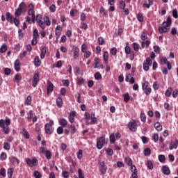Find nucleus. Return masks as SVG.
<instances>
[{
	"label": "nucleus",
	"mask_w": 178,
	"mask_h": 178,
	"mask_svg": "<svg viewBox=\"0 0 178 178\" xmlns=\"http://www.w3.org/2000/svg\"><path fill=\"white\" fill-rule=\"evenodd\" d=\"M172 24V18L170 17H167V21L163 22L162 26L159 27V33L163 34V33H168L170 30V25Z\"/></svg>",
	"instance_id": "1"
},
{
	"label": "nucleus",
	"mask_w": 178,
	"mask_h": 178,
	"mask_svg": "<svg viewBox=\"0 0 178 178\" xmlns=\"http://www.w3.org/2000/svg\"><path fill=\"white\" fill-rule=\"evenodd\" d=\"M85 119L86 120V126H88L90 124H97L98 123V119L95 118V113H85Z\"/></svg>",
	"instance_id": "2"
},
{
	"label": "nucleus",
	"mask_w": 178,
	"mask_h": 178,
	"mask_svg": "<svg viewBox=\"0 0 178 178\" xmlns=\"http://www.w3.org/2000/svg\"><path fill=\"white\" fill-rule=\"evenodd\" d=\"M108 144V139L105 138V136H101L97 139V149H102L104 145Z\"/></svg>",
	"instance_id": "3"
},
{
	"label": "nucleus",
	"mask_w": 178,
	"mask_h": 178,
	"mask_svg": "<svg viewBox=\"0 0 178 178\" xmlns=\"http://www.w3.org/2000/svg\"><path fill=\"white\" fill-rule=\"evenodd\" d=\"M140 125V122L138 120H132L128 123V128L131 131L136 133L137 131V127Z\"/></svg>",
	"instance_id": "4"
},
{
	"label": "nucleus",
	"mask_w": 178,
	"mask_h": 178,
	"mask_svg": "<svg viewBox=\"0 0 178 178\" xmlns=\"http://www.w3.org/2000/svg\"><path fill=\"white\" fill-rule=\"evenodd\" d=\"M52 126H54V120H50L49 123L45 124L44 130L46 134L51 135L54 132L52 130Z\"/></svg>",
	"instance_id": "5"
},
{
	"label": "nucleus",
	"mask_w": 178,
	"mask_h": 178,
	"mask_svg": "<svg viewBox=\"0 0 178 178\" xmlns=\"http://www.w3.org/2000/svg\"><path fill=\"white\" fill-rule=\"evenodd\" d=\"M152 65V60L151 58L148 57L146 58V62L144 61L143 63V69L145 72H148L149 70V66Z\"/></svg>",
	"instance_id": "6"
},
{
	"label": "nucleus",
	"mask_w": 178,
	"mask_h": 178,
	"mask_svg": "<svg viewBox=\"0 0 178 178\" xmlns=\"http://www.w3.org/2000/svg\"><path fill=\"white\" fill-rule=\"evenodd\" d=\"M26 162L27 165H29V166H30L31 168H33V166H37V165L38 164V160H37V159L35 158H33L32 159L27 158L26 159Z\"/></svg>",
	"instance_id": "7"
},
{
	"label": "nucleus",
	"mask_w": 178,
	"mask_h": 178,
	"mask_svg": "<svg viewBox=\"0 0 178 178\" xmlns=\"http://www.w3.org/2000/svg\"><path fill=\"white\" fill-rule=\"evenodd\" d=\"M36 22L37 23H38L40 27H41V29H42V30H45V24L44 23V22H42V15L38 14L36 16Z\"/></svg>",
	"instance_id": "8"
},
{
	"label": "nucleus",
	"mask_w": 178,
	"mask_h": 178,
	"mask_svg": "<svg viewBox=\"0 0 178 178\" xmlns=\"http://www.w3.org/2000/svg\"><path fill=\"white\" fill-rule=\"evenodd\" d=\"M72 51H74L73 58L77 59L80 56V49L74 45L72 46Z\"/></svg>",
	"instance_id": "9"
},
{
	"label": "nucleus",
	"mask_w": 178,
	"mask_h": 178,
	"mask_svg": "<svg viewBox=\"0 0 178 178\" xmlns=\"http://www.w3.org/2000/svg\"><path fill=\"white\" fill-rule=\"evenodd\" d=\"M99 172L101 175H105L106 173V170H108V166L105 165V162L100 163Z\"/></svg>",
	"instance_id": "10"
},
{
	"label": "nucleus",
	"mask_w": 178,
	"mask_h": 178,
	"mask_svg": "<svg viewBox=\"0 0 178 178\" xmlns=\"http://www.w3.org/2000/svg\"><path fill=\"white\" fill-rule=\"evenodd\" d=\"M39 81H40V74L38 73H36L34 74V76H33L32 86L34 88L37 87V85L38 84Z\"/></svg>",
	"instance_id": "11"
},
{
	"label": "nucleus",
	"mask_w": 178,
	"mask_h": 178,
	"mask_svg": "<svg viewBox=\"0 0 178 178\" xmlns=\"http://www.w3.org/2000/svg\"><path fill=\"white\" fill-rule=\"evenodd\" d=\"M178 140L175 139L174 141H171L169 145V149L172 151L173 149H177Z\"/></svg>",
	"instance_id": "12"
},
{
	"label": "nucleus",
	"mask_w": 178,
	"mask_h": 178,
	"mask_svg": "<svg viewBox=\"0 0 178 178\" xmlns=\"http://www.w3.org/2000/svg\"><path fill=\"white\" fill-rule=\"evenodd\" d=\"M52 91H54V83H52V82H51L50 81H48L47 87V95H49L50 92H52Z\"/></svg>",
	"instance_id": "13"
},
{
	"label": "nucleus",
	"mask_w": 178,
	"mask_h": 178,
	"mask_svg": "<svg viewBox=\"0 0 178 178\" xmlns=\"http://www.w3.org/2000/svg\"><path fill=\"white\" fill-rule=\"evenodd\" d=\"M77 115L76 111H71L68 115V120L70 123H74V117Z\"/></svg>",
	"instance_id": "14"
},
{
	"label": "nucleus",
	"mask_w": 178,
	"mask_h": 178,
	"mask_svg": "<svg viewBox=\"0 0 178 178\" xmlns=\"http://www.w3.org/2000/svg\"><path fill=\"white\" fill-rule=\"evenodd\" d=\"M161 170L163 175H165L166 176H169V175H170V169H169V167L166 165H163L161 168Z\"/></svg>",
	"instance_id": "15"
},
{
	"label": "nucleus",
	"mask_w": 178,
	"mask_h": 178,
	"mask_svg": "<svg viewBox=\"0 0 178 178\" xmlns=\"http://www.w3.org/2000/svg\"><path fill=\"white\" fill-rule=\"evenodd\" d=\"M13 19H15V17H13V15H12V14L10 12L6 13L7 22L10 23V24H13Z\"/></svg>",
	"instance_id": "16"
},
{
	"label": "nucleus",
	"mask_w": 178,
	"mask_h": 178,
	"mask_svg": "<svg viewBox=\"0 0 178 178\" xmlns=\"http://www.w3.org/2000/svg\"><path fill=\"white\" fill-rule=\"evenodd\" d=\"M58 123L60 127L65 128L67 127V120L65 118H61L59 120Z\"/></svg>",
	"instance_id": "17"
},
{
	"label": "nucleus",
	"mask_w": 178,
	"mask_h": 178,
	"mask_svg": "<svg viewBox=\"0 0 178 178\" xmlns=\"http://www.w3.org/2000/svg\"><path fill=\"white\" fill-rule=\"evenodd\" d=\"M33 63L36 67H40V66H41V60H40V57L38 56L35 57Z\"/></svg>",
	"instance_id": "18"
},
{
	"label": "nucleus",
	"mask_w": 178,
	"mask_h": 178,
	"mask_svg": "<svg viewBox=\"0 0 178 178\" xmlns=\"http://www.w3.org/2000/svg\"><path fill=\"white\" fill-rule=\"evenodd\" d=\"M14 66L16 72H20V61L18 59L15 61Z\"/></svg>",
	"instance_id": "19"
},
{
	"label": "nucleus",
	"mask_w": 178,
	"mask_h": 178,
	"mask_svg": "<svg viewBox=\"0 0 178 178\" xmlns=\"http://www.w3.org/2000/svg\"><path fill=\"white\" fill-rule=\"evenodd\" d=\"M149 44H151V41L149 40H143L141 42L142 48H148L149 47Z\"/></svg>",
	"instance_id": "20"
},
{
	"label": "nucleus",
	"mask_w": 178,
	"mask_h": 178,
	"mask_svg": "<svg viewBox=\"0 0 178 178\" xmlns=\"http://www.w3.org/2000/svg\"><path fill=\"white\" fill-rule=\"evenodd\" d=\"M45 55H47V47H43L41 49L40 58L44 59V58H45Z\"/></svg>",
	"instance_id": "21"
},
{
	"label": "nucleus",
	"mask_w": 178,
	"mask_h": 178,
	"mask_svg": "<svg viewBox=\"0 0 178 178\" xmlns=\"http://www.w3.org/2000/svg\"><path fill=\"white\" fill-rule=\"evenodd\" d=\"M104 60L105 62L106 65H108V59H109V53L108 51H105L103 54Z\"/></svg>",
	"instance_id": "22"
},
{
	"label": "nucleus",
	"mask_w": 178,
	"mask_h": 178,
	"mask_svg": "<svg viewBox=\"0 0 178 178\" xmlns=\"http://www.w3.org/2000/svg\"><path fill=\"white\" fill-rule=\"evenodd\" d=\"M22 13H23V10L22 9L17 8V9H15V17H20V16H22Z\"/></svg>",
	"instance_id": "23"
},
{
	"label": "nucleus",
	"mask_w": 178,
	"mask_h": 178,
	"mask_svg": "<svg viewBox=\"0 0 178 178\" xmlns=\"http://www.w3.org/2000/svg\"><path fill=\"white\" fill-rule=\"evenodd\" d=\"M62 105H63V101L62 100V97H59L56 99V106L58 108H62Z\"/></svg>",
	"instance_id": "24"
},
{
	"label": "nucleus",
	"mask_w": 178,
	"mask_h": 178,
	"mask_svg": "<svg viewBox=\"0 0 178 178\" xmlns=\"http://www.w3.org/2000/svg\"><path fill=\"white\" fill-rule=\"evenodd\" d=\"M22 134H23L24 138H26V140H29V138H30V134H29L27 130H26V128H24L22 129Z\"/></svg>",
	"instance_id": "25"
},
{
	"label": "nucleus",
	"mask_w": 178,
	"mask_h": 178,
	"mask_svg": "<svg viewBox=\"0 0 178 178\" xmlns=\"http://www.w3.org/2000/svg\"><path fill=\"white\" fill-rule=\"evenodd\" d=\"M172 92H173V89L172 88H168L166 90H165V97H170V95H172Z\"/></svg>",
	"instance_id": "26"
},
{
	"label": "nucleus",
	"mask_w": 178,
	"mask_h": 178,
	"mask_svg": "<svg viewBox=\"0 0 178 178\" xmlns=\"http://www.w3.org/2000/svg\"><path fill=\"white\" fill-rule=\"evenodd\" d=\"M6 51H8V46H6L5 44L1 45L0 47V54H5Z\"/></svg>",
	"instance_id": "27"
},
{
	"label": "nucleus",
	"mask_w": 178,
	"mask_h": 178,
	"mask_svg": "<svg viewBox=\"0 0 178 178\" xmlns=\"http://www.w3.org/2000/svg\"><path fill=\"white\" fill-rule=\"evenodd\" d=\"M98 65H99V58H95L94 60V64H93L94 69H98V67H99Z\"/></svg>",
	"instance_id": "28"
},
{
	"label": "nucleus",
	"mask_w": 178,
	"mask_h": 178,
	"mask_svg": "<svg viewBox=\"0 0 178 178\" xmlns=\"http://www.w3.org/2000/svg\"><path fill=\"white\" fill-rule=\"evenodd\" d=\"M15 24V26H16V27H19V26H20V19H19L18 18L14 17L13 20V24Z\"/></svg>",
	"instance_id": "29"
},
{
	"label": "nucleus",
	"mask_w": 178,
	"mask_h": 178,
	"mask_svg": "<svg viewBox=\"0 0 178 178\" xmlns=\"http://www.w3.org/2000/svg\"><path fill=\"white\" fill-rule=\"evenodd\" d=\"M154 127L157 131H162V125L159 122H156L154 124Z\"/></svg>",
	"instance_id": "30"
},
{
	"label": "nucleus",
	"mask_w": 178,
	"mask_h": 178,
	"mask_svg": "<svg viewBox=\"0 0 178 178\" xmlns=\"http://www.w3.org/2000/svg\"><path fill=\"white\" fill-rule=\"evenodd\" d=\"M125 163L128 165V166H132L133 165V160L130 159V157H126L125 159Z\"/></svg>",
	"instance_id": "31"
},
{
	"label": "nucleus",
	"mask_w": 178,
	"mask_h": 178,
	"mask_svg": "<svg viewBox=\"0 0 178 178\" xmlns=\"http://www.w3.org/2000/svg\"><path fill=\"white\" fill-rule=\"evenodd\" d=\"M123 98H124V102L127 104V102L130 101V95L129 93H125L123 95Z\"/></svg>",
	"instance_id": "32"
},
{
	"label": "nucleus",
	"mask_w": 178,
	"mask_h": 178,
	"mask_svg": "<svg viewBox=\"0 0 178 178\" xmlns=\"http://www.w3.org/2000/svg\"><path fill=\"white\" fill-rule=\"evenodd\" d=\"M99 13H102L103 16H105L106 17H108V12L104 8V7H101L99 9Z\"/></svg>",
	"instance_id": "33"
},
{
	"label": "nucleus",
	"mask_w": 178,
	"mask_h": 178,
	"mask_svg": "<svg viewBox=\"0 0 178 178\" xmlns=\"http://www.w3.org/2000/svg\"><path fill=\"white\" fill-rule=\"evenodd\" d=\"M24 105H31V96H28L24 102Z\"/></svg>",
	"instance_id": "34"
},
{
	"label": "nucleus",
	"mask_w": 178,
	"mask_h": 178,
	"mask_svg": "<svg viewBox=\"0 0 178 178\" xmlns=\"http://www.w3.org/2000/svg\"><path fill=\"white\" fill-rule=\"evenodd\" d=\"M119 4L120 9H122V10H124V9H126V3H124V1H120Z\"/></svg>",
	"instance_id": "35"
},
{
	"label": "nucleus",
	"mask_w": 178,
	"mask_h": 178,
	"mask_svg": "<svg viewBox=\"0 0 178 178\" xmlns=\"http://www.w3.org/2000/svg\"><path fill=\"white\" fill-rule=\"evenodd\" d=\"M6 158H8V154H6V152H3L1 154H0V160L1 161H5L6 159Z\"/></svg>",
	"instance_id": "36"
},
{
	"label": "nucleus",
	"mask_w": 178,
	"mask_h": 178,
	"mask_svg": "<svg viewBox=\"0 0 178 178\" xmlns=\"http://www.w3.org/2000/svg\"><path fill=\"white\" fill-rule=\"evenodd\" d=\"M70 129L71 130V134H74L77 131V129H76V126L73 124L70 125Z\"/></svg>",
	"instance_id": "37"
},
{
	"label": "nucleus",
	"mask_w": 178,
	"mask_h": 178,
	"mask_svg": "<svg viewBox=\"0 0 178 178\" xmlns=\"http://www.w3.org/2000/svg\"><path fill=\"white\" fill-rule=\"evenodd\" d=\"M147 166L150 170H152V169H154V163H152V161H151V160L147 161Z\"/></svg>",
	"instance_id": "38"
},
{
	"label": "nucleus",
	"mask_w": 178,
	"mask_h": 178,
	"mask_svg": "<svg viewBox=\"0 0 178 178\" xmlns=\"http://www.w3.org/2000/svg\"><path fill=\"white\" fill-rule=\"evenodd\" d=\"M140 118L141 119V122H143V123H145V122H147V116L145 115V113H141L140 115Z\"/></svg>",
	"instance_id": "39"
},
{
	"label": "nucleus",
	"mask_w": 178,
	"mask_h": 178,
	"mask_svg": "<svg viewBox=\"0 0 178 178\" xmlns=\"http://www.w3.org/2000/svg\"><path fill=\"white\" fill-rule=\"evenodd\" d=\"M137 19L138 20V22H140V23H143V22H144V17L142 13H138L137 15Z\"/></svg>",
	"instance_id": "40"
},
{
	"label": "nucleus",
	"mask_w": 178,
	"mask_h": 178,
	"mask_svg": "<svg viewBox=\"0 0 178 178\" xmlns=\"http://www.w3.org/2000/svg\"><path fill=\"white\" fill-rule=\"evenodd\" d=\"M44 154H45L47 159H48V160H49L52 158V153H51V151H49V150L46 151Z\"/></svg>",
	"instance_id": "41"
},
{
	"label": "nucleus",
	"mask_w": 178,
	"mask_h": 178,
	"mask_svg": "<svg viewBox=\"0 0 178 178\" xmlns=\"http://www.w3.org/2000/svg\"><path fill=\"white\" fill-rule=\"evenodd\" d=\"M25 8H27V5L24 1L21 2L18 7V8L21 9V10H23Z\"/></svg>",
	"instance_id": "42"
},
{
	"label": "nucleus",
	"mask_w": 178,
	"mask_h": 178,
	"mask_svg": "<svg viewBox=\"0 0 178 178\" xmlns=\"http://www.w3.org/2000/svg\"><path fill=\"white\" fill-rule=\"evenodd\" d=\"M143 154L145 156H149V155H151V149L148 147L145 149Z\"/></svg>",
	"instance_id": "43"
},
{
	"label": "nucleus",
	"mask_w": 178,
	"mask_h": 178,
	"mask_svg": "<svg viewBox=\"0 0 178 178\" xmlns=\"http://www.w3.org/2000/svg\"><path fill=\"white\" fill-rule=\"evenodd\" d=\"M110 54L113 55V56H116L118 54V49L116 47H113L110 50Z\"/></svg>",
	"instance_id": "44"
},
{
	"label": "nucleus",
	"mask_w": 178,
	"mask_h": 178,
	"mask_svg": "<svg viewBox=\"0 0 178 178\" xmlns=\"http://www.w3.org/2000/svg\"><path fill=\"white\" fill-rule=\"evenodd\" d=\"M3 149H6V151H9L10 149V144L8 142H5L3 143Z\"/></svg>",
	"instance_id": "45"
},
{
	"label": "nucleus",
	"mask_w": 178,
	"mask_h": 178,
	"mask_svg": "<svg viewBox=\"0 0 178 178\" xmlns=\"http://www.w3.org/2000/svg\"><path fill=\"white\" fill-rule=\"evenodd\" d=\"M83 58L85 59H88V58H90L91 56V51H86V52H83Z\"/></svg>",
	"instance_id": "46"
},
{
	"label": "nucleus",
	"mask_w": 178,
	"mask_h": 178,
	"mask_svg": "<svg viewBox=\"0 0 178 178\" xmlns=\"http://www.w3.org/2000/svg\"><path fill=\"white\" fill-rule=\"evenodd\" d=\"M115 141H116V138H115V134H112L111 135H110V143L115 144Z\"/></svg>",
	"instance_id": "47"
},
{
	"label": "nucleus",
	"mask_w": 178,
	"mask_h": 178,
	"mask_svg": "<svg viewBox=\"0 0 178 178\" xmlns=\"http://www.w3.org/2000/svg\"><path fill=\"white\" fill-rule=\"evenodd\" d=\"M148 86H149V83L148 81H145L142 83V90H147L148 88Z\"/></svg>",
	"instance_id": "48"
},
{
	"label": "nucleus",
	"mask_w": 178,
	"mask_h": 178,
	"mask_svg": "<svg viewBox=\"0 0 178 178\" xmlns=\"http://www.w3.org/2000/svg\"><path fill=\"white\" fill-rule=\"evenodd\" d=\"M44 22L46 24V26H51V21L49 20V17H44Z\"/></svg>",
	"instance_id": "49"
},
{
	"label": "nucleus",
	"mask_w": 178,
	"mask_h": 178,
	"mask_svg": "<svg viewBox=\"0 0 178 178\" xmlns=\"http://www.w3.org/2000/svg\"><path fill=\"white\" fill-rule=\"evenodd\" d=\"M7 175H8V178H12V176H13V168H8Z\"/></svg>",
	"instance_id": "50"
},
{
	"label": "nucleus",
	"mask_w": 178,
	"mask_h": 178,
	"mask_svg": "<svg viewBox=\"0 0 178 178\" xmlns=\"http://www.w3.org/2000/svg\"><path fill=\"white\" fill-rule=\"evenodd\" d=\"M18 36L19 40H22L23 37H24V33H23V31L22 29L18 30Z\"/></svg>",
	"instance_id": "51"
},
{
	"label": "nucleus",
	"mask_w": 178,
	"mask_h": 178,
	"mask_svg": "<svg viewBox=\"0 0 178 178\" xmlns=\"http://www.w3.org/2000/svg\"><path fill=\"white\" fill-rule=\"evenodd\" d=\"M106 153L109 156H112V155H113V150L111 148H107V149L106 150Z\"/></svg>",
	"instance_id": "52"
},
{
	"label": "nucleus",
	"mask_w": 178,
	"mask_h": 178,
	"mask_svg": "<svg viewBox=\"0 0 178 178\" xmlns=\"http://www.w3.org/2000/svg\"><path fill=\"white\" fill-rule=\"evenodd\" d=\"M33 176L35 178H41L42 175L38 171H34Z\"/></svg>",
	"instance_id": "53"
},
{
	"label": "nucleus",
	"mask_w": 178,
	"mask_h": 178,
	"mask_svg": "<svg viewBox=\"0 0 178 178\" xmlns=\"http://www.w3.org/2000/svg\"><path fill=\"white\" fill-rule=\"evenodd\" d=\"M161 65H167L168 63H169V61H168V58H166V57H163L162 58H161Z\"/></svg>",
	"instance_id": "54"
},
{
	"label": "nucleus",
	"mask_w": 178,
	"mask_h": 178,
	"mask_svg": "<svg viewBox=\"0 0 178 178\" xmlns=\"http://www.w3.org/2000/svg\"><path fill=\"white\" fill-rule=\"evenodd\" d=\"M166 159V157H165V155L160 154L159 155V162H165V160Z\"/></svg>",
	"instance_id": "55"
},
{
	"label": "nucleus",
	"mask_w": 178,
	"mask_h": 178,
	"mask_svg": "<svg viewBox=\"0 0 178 178\" xmlns=\"http://www.w3.org/2000/svg\"><path fill=\"white\" fill-rule=\"evenodd\" d=\"M14 79L15 80V83H19L20 81V80H22V76H20V75L17 74L15 75Z\"/></svg>",
	"instance_id": "56"
},
{
	"label": "nucleus",
	"mask_w": 178,
	"mask_h": 178,
	"mask_svg": "<svg viewBox=\"0 0 178 178\" xmlns=\"http://www.w3.org/2000/svg\"><path fill=\"white\" fill-rule=\"evenodd\" d=\"M133 47L134 51H136V52L138 51V49H140V44L136 42L133 43Z\"/></svg>",
	"instance_id": "57"
},
{
	"label": "nucleus",
	"mask_w": 178,
	"mask_h": 178,
	"mask_svg": "<svg viewBox=\"0 0 178 178\" xmlns=\"http://www.w3.org/2000/svg\"><path fill=\"white\" fill-rule=\"evenodd\" d=\"M98 42L99 45H104L105 44V40H104V38L99 37L98 38Z\"/></svg>",
	"instance_id": "58"
},
{
	"label": "nucleus",
	"mask_w": 178,
	"mask_h": 178,
	"mask_svg": "<svg viewBox=\"0 0 178 178\" xmlns=\"http://www.w3.org/2000/svg\"><path fill=\"white\" fill-rule=\"evenodd\" d=\"M70 173L67 171H63L62 176L64 178H69Z\"/></svg>",
	"instance_id": "59"
},
{
	"label": "nucleus",
	"mask_w": 178,
	"mask_h": 178,
	"mask_svg": "<svg viewBox=\"0 0 178 178\" xmlns=\"http://www.w3.org/2000/svg\"><path fill=\"white\" fill-rule=\"evenodd\" d=\"M77 84L79 86H82V84H84V79H83V78H78L77 79Z\"/></svg>",
	"instance_id": "60"
},
{
	"label": "nucleus",
	"mask_w": 178,
	"mask_h": 178,
	"mask_svg": "<svg viewBox=\"0 0 178 178\" xmlns=\"http://www.w3.org/2000/svg\"><path fill=\"white\" fill-rule=\"evenodd\" d=\"M81 52H83H83L87 51V44H83L81 47Z\"/></svg>",
	"instance_id": "61"
},
{
	"label": "nucleus",
	"mask_w": 178,
	"mask_h": 178,
	"mask_svg": "<svg viewBox=\"0 0 178 178\" xmlns=\"http://www.w3.org/2000/svg\"><path fill=\"white\" fill-rule=\"evenodd\" d=\"M57 134H63V127H58L57 128Z\"/></svg>",
	"instance_id": "62"
},
{
	"label": "nucleus",
	"mask_w": 178,
	"mask_h": 178,
	"mask_svg": "<svg viewBox=\"0 0 178 178\" xmlns=\"http://www.w3.org/2000/svg\"><path fill=\"white\" fill-rule=\"evenodd\" d=\"M77 158L78 159H81L83 158V150L79 149L78 153H77Z\"/></svg>",
	"instance_id": "63"
},
{
	"label": "nucleus",
	"mask_w": 178,
	"mask_h": 178,
	"mask_svg": "<svg viewBox=\"0 0 178 178\" xmlns=\"http://www.w3.org/2000/svg\"><path fill=\"white\" fill-rule=\"evenodd\" d=\"M78 175H79V178H84V174H83V171L81 169L78 170Z\"/></svg>",
	"instance_id": "64"
}]
</instances>
